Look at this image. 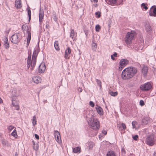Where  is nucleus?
I'll list each match as a JSON object with an SVG mask.
<instances>
[{"instance_id": "1", "label": "nucleus", "mask_w": 156, "mask_h": 156, "mask_svg": "<svg viewBox=\"0 0 156 156\" xmlns=\"http://www.w3.org/2000/svg\"><path fill=\"white\" fill-rule=\"evenodd\" d=\"M136 69L134 67H127L122 71L121 76L122 79L124 80H129L133 77L136 73Z\"/></svg>"}, {"instance_id": "2", "label": "nucleus", "mask_w": 156, "mask_h": 156, "mask_svg": "<svg viewBox=\"0 0 156 156\" xmlns=\"http://www.w3.org/2000/svg\"><path fill=\"white\" fill-rule=\"evenodd\" d=\"M88 124L93 129L98 130L100 128L99 121L92 115L90 117H87Z\"/></svg>"}, {"instance_id": "3", "label": "nucleus", "mask_w": 156, "mask_h": 156, "mask_svg": "<svg viewBox=\"0 0 156 156\" xmlns=\"http://www.w3.org/2000/svg\"><path fill=\"white\" fill-rule=\"evenodd\" d=\"M136 34L135 32L133 31L127 33L125 38V41L127 45H129L131 44L132 41L133 39Z\"/></svg>"}, {"instance_id": "4", "label": "nucleus", "mask_w": 156, "mask_h": 156, "mask_svg": "<svg viewBox=\"0 0 156 156\" xmlns=\"http://www.w3.org/2000/svg\"><path fill=\"white\" fill-rule=\"evenodd\" d=\"M22 29L23 31H27V32L28 34V37L27 38V46H28L30 42L31 38V33L29 30L28 27L26 25H23L22 27Z\"/></svg>"}, {"instance_id": "5", "label": "nucleus", "mask_w": 156, "mask_h": 156, "mask_svg": "<svg viewBox=\"0 0 156 156\" xmlns=\"http://www.w3.org/2000/svg\"><path fill=\"white\" fill-rule=\"evenodd\" d=\"M151 88V85L149 82H147L141 85L140 87V89L142 91H147L150 90Z\"/></svg>"}, {"instance_id": "6", "label": "nucleus", "mask_w": 156, "mask_h": 156, "mask_svg": "<svg viewBox=\"0 0 156 156\" xmlns=\"http://www.w3.org/2000/svg\"><path fill=\"white\" fill-rule=\"evenodd\" d=\"M37 55V53L36 51H34L33 54L32 60V64L31 65V68H30V70L31 71L33 70V68L36 64V58Z\"/></svg>"}, {"instance_id": "7", "label": "nucleus", "mask_w": 156, "mask_h": 156, "mask_svg": "<svg viewBox=\"0 0 156 156\" xmlns=\"http://www.w3.org/2000/svg\"><path fill=\"white\" fill-rule=\"evenodd\" d=\"M155 140L153 135H149L146 138V143L150 146H152L155 144Z\"/></svg>"}, {"instance_id": "8", "label": "nucleus", "mask_w": 156, "mask_h": 156, "mask_svg": "<svg viewBox=\"0 0 156 156\" xmlns=\"http://www.w3.org/2000/svg\"><path fill=\"white\" fill-rule=\"evenodd\" d=\"M20 34L19 33H16L13 34L11 37V41L14 44H17L20 41Z\"/></svg>"}, {"instance_id": "9", "label": "nucleus", "mask_w": 156, "mask_h": 156, "mask_svg": "<svg viewBox=\"0 0 156 156\" xmlns=\"http://www.w3.org/2000/svg\"><path fill=\"white\" fill-rule=\"evenodd\" d=\"M54 136L56 141L59 144L62 143V140L59 133L57 130L54 131Z\"/></svg>"}, {"instance_id": "10", "label": "nucleus", "mask_w": 156, "mask_h": 156, "mask_svg": "<svg viewBox=\"0 0 156 156\" xmlns=\"http://www.w3.org/2000/svg\"><path fill=\"white\" fill-rule=\"evenodd\" d=\"M128 63L129 61L126 59H121L119 62L120 65V66L119 67V69H122Z\"/></svg>"}, {"instance_id": "11", "label": "nucleus", "mask_w": 156, "mask_h": 156, "mask_svg": "<svg viewBox=\"0 0 156 156\" xmlns=\"http://www.w3.org/2000/svg\"><path fill=\"white\" fill-rule=\"evenodd\" d=\"M71 53V50L69 47H67L65 52L64 58L66 59H69L70 54Z\"/></svg>"}, {"instance_id": "12", "label": "nucleus", "mask_w": 156, "mask_h": 156, "mask_svg": "<svg viewBox=\"0 0 156 156\" xmlns=\"http://www.w3.org/2000/svg\"><path fill=\"white\" fill-rule=\"evenodd\" d=\"M149 15L151 16H156V7L155 6L151 7L149 11Z\"/></svg>"}, {"instance_id": "13", "label": "nucleus", "mask_w": 156, "mask_h": 156, "mask_svg": "<svg viewBox=\"0 0 156 156\" xmlns=\"http://www.w3.org/2000/svg\"><path fill=\"white\" fill-rule=\"evenodd\" d=\"M44 15V12L43 9L40 8L39 14V21L40 23H41L43 20Z\"/></svg>"}, {"instance_id": "14", "label": "nucleus", "mask_w": 156, "mask_h": 156, "mask_svg": "<svg viewBox=\"0 0 156 156\" xmlns=\"http://www.w3.org/2000/svg\"><path fill=\"white\" fill-rule=\"evenodd\" d=\"M151 121L150 118L148 116H144L142 119V122L143 125H147Z\"/></svg>"}, {"instance_id": "15", "label": "nucleus", "mask_w": 156, "mask_h": 156, "mask_svg": "<svg viewBox=\"0 0 156 156\" xmlns=\"http://www.w3.org/2000/svg\"><path fill=\"white\" fill-rule=\"evenodd\" d=\"M32 81L36 83H38L41 82V78L39 76H34L32 78Z\"/></svg>"}, {"instance_id": "16", "label": "nucleus", "mask_w": 156, "mask_h": 156, "mask_svg": "<svg viewBox=\"0 0 156 156\" xmlns=\"http://www.w3.org/2000/svg\"><path fill=\"white\" fill-rule=\"evenodd\" d=\"M3 40L4 42V45L5 48H9V44L8 42V38L6 37H4Z\"/></svg>"}, {"instance_id": "17", "label": "nucleus", "mask_w": 156, "mask_h": 156, "mask_svg": "<svg viewBox=\"0 0 156 156\" xmlns=\"http://www.w3.org/2000/svg\"><path fill=\"white\" fill-rule=\"evenodd\" d=\"M19 95L18 91L16 88L13 89L12 92V97H17Z\"/></svg>"}, {"instance_id": "18", "label": "nucleus", "mask_w": 156, "mask_h": 156, "mask_svg": "<svg viewBox=\"0 0 156 156\" xmlns=\"http://www.w3.org/2000/svg\"><path fill=\"white\" fill-rule=\"evenodd\" d=\"M31 55H29L27 60V69H29L30 67V66L31 67V65L32 64V61L31 60Z\"/></svg>"}, {"instance_id": "19", "label": "nucleus", "mask_w": 156, "mask_h": 156, "mask_svg": "<svg viewBox=\"0 0 156 156\" xmlns=\"http://www.w3.org/2000/svg\"><path fill=\"white\" fill-rule=\"evenodd\" d=\"M39 72L40 73L44 72L46 69V67L44 64H41L39 67Z\"/></svg>"}, {"instance_id": "20", "label": "nucleus", "mask_w": 156, "mask_h": 156, "mask_svg": "<svg viewBox=\"0 0 156 156\" xmlns=\"http://www.w3.org/2000/svg\"><path fill=\"white\" fill-rule=\"evenodd\" d=\"M70 37L72 39L73 41H74L75 40V33L74 30L72 29H70Z\"/></svg>"}, {"instance_id": "21", "label": "nucleus", "mask_w": 156, "mask_h": 156, "mask_svg": "<svg viewBox=\"0 0 156 156\" xmlns=\"http://www.w3.org/2000/svg\"><path fill=\"white\" fill-rule=\"evenodd\" d=\"M15 5L17 8H20L22 7L21 0H16Z\"/></svg>"}, {"instance_id": "22", "label": "nucleus", "mask_w": 156, "mask_h": 156, "mask_svg": "<svg viewBox=\"0 0 156 156\" xmlns=\"http://www.w3.org/2000/svg\"><path fill=\"white\" fill-rule=\"evenodd\" d=\"M142 71L144 76H145L147 74L148 71L147 67L146 66H144L142 69Z\"/></svg>"}, {"instance_id": "23", "label": "nucleus", "mask_w": 156, "mask_h": 156, "mask_svg": "<svg viewBox=\"0 0 156 156\" xmlns=\"http://www.w3.org/2000/svg\"><path fill=\"white\" fill-rule=\"evenodd\" d=\"M96 108L98 113L99 115H102L103 114L102 109L101 107L98 106L97 107H96Z\"/></svg>"}, {"instance_id": "24", "label": "nucleus", "mask_w": 156, "mask_h": 156, "mask_svg": "<svg viewBox=\"0 0 156 156\" xmlns=\"http://www.w3.org/2000/svg\"><path fill=\"white\" fill-rule=\"evenodd\" d=\"M12 105L14 106H15L16 107V110H19V107L17 103L14 100H13V98H12Z\"/></svg>"}, {"instance_id": "25", "label": "nucleus", "mask_w": 156, "mask_h": 156, "mask_svg": "<svg viewBox=\"0 0 156 156\" xmlns=\"http://www.w3.org/2000/svg\"><path fill=\"white\" fill-rule=\"evenodd\" d=\"M31 121L33 126H34L37 124V119L35 115L33 116L32 119H31Z\"/></svg>"}, {"instance_id": "26", "label": "nucleus", "mask_w": 156, "mask_h": 156, "mask_svg": "<svg viewBox=\"0 0 156 156\" xmlns=\"http://www.w3.org/2000/svg\"><path fill=\"white\" fill-rule=\"evenodd\" d=\"M106 156H116V155L114 151H111L107 152Z\"/></svg>"}, {"instance_id": "27", "label": "nucleus", "mask_w": 156, "mask_h": 156, "mask_svg": "<svg viewBox=\"0 0 156 156\" xmlns=\"http://www.w3.org/2000/svg\"><path fill=\"white\" fill-rule=\"evenodd\" d=\"M88 148L89 150H92L93 147L94 145V144L93 142H90L88 144Z\"/></svg>"}, {"instance_id": "28", "label": "nucleus", "mask_w": 156, "mask_h": 156, "mask_svg": "<svg viewBox=\"0 0 156 156\" xmlns=\"http://www.w3.org/2000/svg\"><path fill=\"white\" fill-rule=\"evenodd\" d=\"M81 149L79 147H76L73 148V152L74 153L80 152Z\"/></svg>"}, {"instance_id": "29", "label": "nucleus", "mask_w": 156, "mask_h": 156, "mask_svg": "<svg viewBox=\"0 0 156 156\" xmlns=\"http://www.w3.org/2000/svg\"><path fill=\"white\" fill-rule=\"evenodd\" d=\"M54 47L56 50L59 51L60 50L59 46V43L58 41H55L54 43Z\"/></svg>"}, {"instance_id": "30", "label": "nucleus", "mask_w": 156, "mask_h": 156, "mask_svg": "<svg viewBox=\"0 0 156 156\" xmlns=\"http://www.w3.org/2000/svg\"><path fill=\"white\" fill-rule=\"evenodd\" d=\"M145 27V28L146 30L147 31H150L151 30V26L148 23H146Z\"/></svg>"}, {"instance_id": "31", "label": "nucleus", "mask_w": 156, "mask_h": 156, "mask_svg": "<svg viewBox=\"0 0 156 156\" xmlns=\"http://www.w3.org/2000/svg\"><path fill=\"white\" fill-rule=\"evenodd\" d=\"M118 0H108V4L112 5H114L115 4Z\"/></svg>"}, {"instance_id": "32", "label": "nucleus", "mask_w": 156, "mask_h": 156, "mask_svg": "<svg viewBox=\"0 0 156 156\" xmlns=\"http://www.w3.org/2000/svg\"><path fill=\"white\" fill-rule=\"evenodd\" d=\"M97 48V45L96 43L93 42L92 44V49L94 51H96Z\"/></svg>"}, {"instance_id": "33", "label": "nucleus", "mask_w": 156, "mask_h": 156, "mask_svg": "<svg viewBox=\"0 0 156 156\" xmlns=\"http://www.w3.org/2000/svg\"><path fill=\"white\" fill-rule=\"evenodd\" d=\"M28 15L29 17V20L30 21L31 17V12L30 9L29 8H27Z\"/></svg>"}, {"instance_id": "34", "label": "nucleus", "mask_w": 156, "mask_h": 156, "mask_svg": "<svg viewBox=\"0 0 156 156\" xmlns=\"http://www.w3.org/2000/svg\"><path fill=\"white\" fill-rule=\"evenodd\" d=\"M11 135L15 137H16L17 136V135L16 129H15L13 131V132L11 133Z\"/></svg>"}, {"instance_id": "35", "label": "nucleus", "mask_w": 156, "mask_h": 156, "mask_svg": "<svg viewBox=\"0 0 156 156\" xmlns=\"http://www.w3.org/2000/svg\"><path fill=\"white\" fill-rule=\"evenodd\" d=\"M133 128H136V126L137 124V122L136 121H133L132 123Z\"/></svg>"}, {"instance_id": "36", "label": "nucleus", "mask_w": 156, "mask_h": 156, "mask_svg": "<svg viewBox=\"0 0 156 156\" xmlns=\"http://www.w3.org/2000/svg\"><path fill=\"white\" fill-rule=\"evenodd\" d=\"M96 80L98 85L100 87H101V81L100 80H99L98 79H96Z\"/></svg>"}, {"instance_id": "37", "label": "nucleus", "mask_w": 156, "mask_h": 156, "mask_svg": "<svg viewBox=\"0 0 156 156\" xmlns=\"http://www.w3.org/2000/svg\"><path fill=\"white\" fill-rule=\"evenodd\" d=\"M141 7L143 9H144L145 10H147L148 9L147 7L146 6L145 4L144 3H143L141 5Z\"/></svg>"}, {"instance_id": "38", "label": "nucleus", "mask_w": 156, "mask_h": 156, "mask_svg": "<svg viewBox=\"0 0 156 156\" xmlns=\"http://www.w3.org/2000/svg\"><path fill=\"white\" fill-rule=\"evenodd\" d=\"M101 29V27L99 25H97L95 27V30L96 31H99Z\"/></svg>"}, {"instance_id": "39", "label": "nucleus", "mask_w": 156, "mask_h": 156, "mask_svg": "<svg viewBox=\"0 0 156 156\" xmlns=\"http://www.w3.org/2000/svg\"><path fill=\"white\" fill-rule=\"evenodd\" d=\"M110 94L111 96H115L117 95V92H110Z\"/></svg>"}, {"instance_id": "40", "label": "nucleus", "mask_w": 156, "mask_h": 156, "mask_svg": "<svg viewBox=\"0 0 156 156\" xmlns=\"http://www.w3.org/2000/svg\"><path fill=\"white\" fill-rule=\"evenodd\" d=\"M95 15L97 16L98 18H100L101 16V12H95Z\"/></svg>"}, {"instance_id": "41", "label": "nucleus", "mask_w": 156, "mask_h": 156, "mask_svg": "<svg viewBox=\"0 0 156 156\" xmlns=\"http://www.w3.org/2000/svg\"><path fill=\"white\" fill-rule=\"evenodd\" d=\"M14 128V127L13 126H10L8 128V130L10 131H11Z\"/></svg>"}, {"instance_id": "42", "label": "nucleus", "mask_w": 156, "mask_h": 156, "mask_svg": "<svg viewBox=\"0 0 156 156\" xmlns=\"http://www.w3.org/2000/svg\"><path fill=\"white\" fill-rule=\"evenodd\" d=\"M33 148L35 150L37 151L38 149V147L37 144H36L34 146Z\"/></svg>"}, {"instance_id": "43", "label": "nucleus", "mask_w": 156, "mask_h": 156, "mask_svg": "<svg viewBox=\"0 0 156 156\" xmlns=\"http://www.w3.org/2000/svg\"><path fill=\"white\" fill-rule=\"evenodd\" d=\"M90 105L92 107H94V104L93 103L92 101H90Z\"/></svg>"}, {"instance_id": "44", "label": "nucleus", "mask_w": 156, "mask_h": 156, "mask_svg": "<svg viewBox=\"0 0 156 156\" xmlns=\"http://www.w3.org/2000/svg\"><path fill=\"white\" fill-rule=\"evenodd\" d=\"M140 105L141 106H143L144 105V103L143 100H140Z\"/></svg>"}, {"instance_id": "45", "label": "nucleus", "mask_w": 156, "mask_h": 156, "mask_svg": "<svg viewBox=\"0 0 156 156\" xmlns=\"http://www.w3.org/2000/svg\"><path fill=\"white\" fill-rule=\"evenodd\" d=\"M121 126L123 129H126V126L124 123H122L121 124Z\"/></svg>"}, {"instance_id": "46", "label": "nucleus", "mask_w": 156, "mask_h": 156, "mask_svg": "<svg viewBox=\"0 0 156 156\" xmlns=\"http://www.w3.org/2000/svg\"><path fill=\"white\" fill-rule=\"evenodd\" d=\"M138 136L137 135H136L133 137V139L134 140H137L138 138Z\"/></svg>"}, {"instance_id": "47", "label": "nucleus", "mask_w": 156, "mask_h": 156, "mask_svg": "<svg viewBox=\"0 0 156 156\" xmlns=\"http://www.w3.org/2000/svg\"><path fill=\"white\" fill-rule=\"evenodd\" d=\"M53 18L54 20L56 22L57 20V18L56 15H54L53 16Z\"/></svg>"}, {"instance_id": "48", "label": "nucleus", "mask_w": 156, "mask_h": 156, "mask_svg": "<svg viewBox=\"0 0 156 156\" xmlns=\"http://www.w3.org/2000/svg\"><path fill=\"white\" fill-rule=\"evenodd\" d=\"M102 133L104 135H106L107 133V131L105 130H103L102 131Z\"/></svg>"}, {"instance_id": "49", "label": "nucleus", "mask_w": 156, "mask_h": 156, "mask_svg": "<svg viewBox=\"0 0 156 156\" xmlns=\"http://www.w3.org/2000/svg\"><path fill=\"white\" fill-rule=\"evenodd\" d=\"M36 139L37 140H39V136L37 134H35L34 135Z\"/></svg>"}, {"instance_id": "50", "label": "nucleus", "mask_w": 156, "mask_h": 156, "mask_svg": "<svg viewBox=\"0 0 156 156\" xmlns=\"http://www.w3.org/2000/svg\"><path fill=\"white\" fill-rule=\"evenodd\" d=\"M78 91L79 92H82V89L81 88L79 87L78 89Z\"/></svg>"}, {"instance_id": "51", "label": "nucleus", "mask_w": 156, "mask_h": 156, "mask_svg": "<svg viewBox=\"0 0 156 156\" xmlns=\"http://www.w3.org/2000/svg\"><path fill=\"white\" fill-rule=\"evenodd\" d=\"M117 53L116 52H115L114 53V54H113V55H112L113 56L116 57H117Z\"/></svg>"}, {"instance_id": "52", "label": "nucleus", "mask_w": 156, "mask_h": 156, "mask_svg": "<svg viewBox=\"0 0 156 156\" xmlns=\"http://www.w3.org/2000/svg\"><path fill=\"white\" fill-rule=\"evenodd\" d=\"M111 58L113 59V60H114L115 59L113 57V55H111Z\"/></svg>"}, {"instance_id": "53", "label": "nucleus", "mask_w": 156, "mask_h": 156, "mask_svg": "<svg viewBox=\"0 0 156 156\" xmlns=\"http://www.w3.org/2000/svg\"><path fill=\"white\" fill-rule=\"evenodd\" d=\"M2 100L1 98L0 97V103H2Z\"/></svg>"}, {"instance_id": "54", "label": "nucleus", "mask_w": 156, "mask_h": 156, "mask_svg": "<svg viewBox=\"0 0 156 156\" xmlns=\"http://www.w3.org/2000/svg\"><path fill=\"white\" fill-rule=\"evenodd\" d=\"M32 143H33V144L34 146H35V145H36V144H35V142H34V141H32Z\"/></svg>"}, {"instance_id": "55", "label": "nucleus", "mask_w": 156, "mask_h": 156, "mask_svg": "<svg viewBox=\"0 0 156 156\" xmlns=\"http://www.w3.org/2000/svg\"><path fill=\"white\" fill-rule=\"evenodd\" d=\"M154 156H156V152H154V154H153Z\"/></svg>"}, {"instance_id": "56", "label": "nucleus", "mask_w": 156, "mask_h": 156, "mask_svg": "<svg viewBox=\"0 0 156 156\" xmlns=\"http://www.w3.org/2000/svg\"><path fill=\"white\" fill-rule=\"evenodd\" d=\"M93 1L96 3L98 2V0H93Z\"/></svg>"}, {"instance_id": "57", "label": "nucleus", "mask_w": 156, "mask_h": 156, "mask_svg": "<svg viewBox=\"0 0 156 156\" xmlns=\"http://www.w3.org/2000/svg\"><path fill=\"white\" fill-rule=\"evenodd\" d=\"M46 27H47V28H48V27H49V25L48 24H47L46 25Z\"/></svg>"}, {"instance_id": "58", "label": "nucleus", "mask_w": 156, "mask_h": 156, "mask_svg": "<svg viewBox=\"0 0 156 156\" xmlns=\"http://www.w3.org/2000/svg\"><path fill=\"white\" fill-rule=\"evenodd\" d=\"M85 34L86 35V36H87V33L86 32H85Z\"/></svg>"}, {"instance_id": "59", "label": "nucleus", "mask_w": 156, "mask_h": 156, "mask_svg": "<svg viewBox=\"0 0 156 156\" xmlns=\"http://www.w3.org/2000/svg\"><path fill=\"white\" fill-rule=\"evenodd\" d=\"M0 156H2L0 154Z\"/></svg>"}]
</instances>
